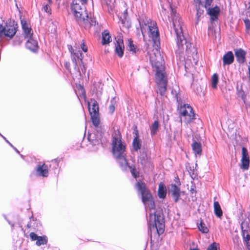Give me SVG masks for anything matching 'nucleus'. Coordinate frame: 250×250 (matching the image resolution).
<instances>
[{"instance_id":"obj_21","label":"nucleus","mask_w":250,"mask_h":250,"mask_svg":"<svg viewBox=\"0 0 250 250\" xmlns=\"http://www.w3.org/2000/svg\"><path fill=\"white\" fill-rule=\"evenodd\" d=\"M207 13L210 16V20L212 21L218 19V16L220 12V9L218 6L213 8L208 7L207 9Z\"/></svg>"},{"instance_id":"obj_28","label":"nucleus","mask_w":250,"mask_h":250,"mask_svg":"<svg viewBox=\"0 0 250 250\" xmlns=\"http://www.w3.org/2000/svg\"><path fill=\"white\" fill-rule=\"evenodd\" d=\"M167 195V189L163 184L161 183L159 185L158 196L161 199H164Z\"/></svg>"},{"instance_id":"obj_23","label":"nucleus","mask_w":250,"mask_h":250,"mask_svg":"<svg viewBox=\"0 0 250 250\" xmlns=\"http://www.w3.org/2000/svg\"><path fill=\"white\" fill-rule=\"evenodd\" d=\"M127 10H125L122 16L120 17V21L123 25V26L126 28H129L131 27V21L127 18Z\"/></svg>"},{"instance_id":"obj_5","label":"nucleus","mask_w":250,"mask_h":250,"mask_svg":"<svg viewBox=\"0 0 250 250\" xmlns=\"http://www.w3.org/2000/svg\"><path fill=\"white\" fill-rule=\"evenodd\" d=\"M175 98L178 104V107L179 108V110L180 114L181 121H182L183 118H185L186 122H190L194 119L195 117V114L192 108L188 104H184L182 105L181 103L182 102L179 97L178 94H176Z\"/></svg>"},{"instance_id":"obj_27","label":"nucleus","mask_w":250,"mask_h":250,"mask_svg":"<svg viewBox=\"0 0 250 250\" xmlns=\"http://www.w3.org/2000/svg\"><path fill=\"white\" fill-rule=\"evenodd\" d=\"M192 148L195 155L201 154L202 149L201 143L194 142L192 144Z\"/></svg>"},{"instance_id":"obj_7","label":"nucleus","mask_w":250,"mask_h":250,"mask_svg":"<svg viewBox=\"0 0 250 250\" xmlns=\"http://www.w3.org/2000/svg\"><path fill=\"white\" fill-rule=\"evenodd\" d=\"M155 48V50H153V53L150 54V62L152 67L155 68L156 71H164V61L160 51L158 50L159 47Z\"/></svg>"},{"instance_id":"obj_35","label":"nucleus","mask_w":250,"mask_h":250,"mask_svg":"<svg viewBox=\"0 0 250 250\" xmlns=\"http://www.w3.org/2000/svg\"><path fill=\"white\" fill-rule=\"evenodd\" d=\"M159 85L158 92L161 95H164L167 90V83L158 84Z\"/></svg>"},{"instance_id":"obj_37","label":"nucleus","mask_w":250,"mask_h":250,"mask_svg":"<svg viewBox=\"0 0 250 250\" xmlns=\"http://www.w3.org/2000/svg\"><path fill=\"white\" fill-rule=\"evenodd\" d=\"M127 49L131 51L133 54H135L136 52V47L133 44V42L131 39L128 40V43L127 45Z\"/></svg>"},{"instance_id":"obj_22","label":"nucleus","mask_w":250,"mask_h":250,"mask_svg":"<svg viewBox=\"0 0 250 250\" xmlns=\"http://www.w3.org/2000/svg\"><path fill=\"white\" fill-rule=\"evenodd\" d=\"M27 39L28 40L26 43V48L33 52L36 51L38 48L37 41L32 37Z\"/></svg>"},{"instance_id":"obj_47","label":"nucleus","mask_w":250,"mask_h":250,"mask_svg":"<svg viewBox=\"0 0 250 250\" xmlns=\"http://www.w3.org/2000/svg\"><path fill=\"white\" fill-rule=\"evenodd\" d=\"M50 4H49V3H46L44 6V11L46 12H49V10H50V8H49V5Z\"/></svg>"},{"instance_id":"obj_53","label":"nucleus","mask_w":250,"mask_h":250,"mask_svg":"<svg viewBox=\"0 0 250 250\" xmlns=\"http://www.w3.org/2000/svg\"><path fill=\"white\" fill-rule=\"evenodd\" d=\"M48 1L47 3L51 4L52 3L51 0H46Z\"/></svg>"},{"instance_id":"obj_26","label":"nucleus","mask_w":250,"mask_h":250,"mask_svg":"<svg viewBox=\"0 0 250 250\" xmlns=\"http://www.w3.org/2000/svg\"><path fill=\"white\" fill-rule=\"evenodd\" d=\"M111 37L109 34V32L107 30H104L102 32V41L103 45L109 43L111 42Z\"/></svg>"},{"instance_id":"obj_16","label":"nucleus","mask_w":250,"mask_h":250,"mask_svg":"<svg viewBox=\"0 0 250 250\" xmlns=\"http://www.w3.org/2000/svg\"><path fill=\"white\" fill-rule=\"evenodd\" d=\"M242 167L241 168L244 170H247L249 167L250 160L247 149L246 147H243L242 149Z\"/></svg>"},{"instance_id":"obj_30","label":"nucleus","mask_w":250,"mask_h":250,"mask_svg":"<svg viewBox=\"0 0 250 250\" xmlns=\"http://www.w3.org/2000/svg\"><path fill=\"white\" fill-rule=\"evenodd\" d=\"M213 206L214 214L217 217L221 218L223 215V212L219 203L215 201L214 202Z\"/></svg>"},{"instance_id":"obj_15","label":"nucleus","mask_w":250,"mask_h":250,"mask_svg":"<svg viewBox=\"0 0 250 250\" xmlns=\"http://www.w3.org/2000/svg\"><path fill=\"white\" fill-rule=\"evenodd\" d=\"M117 38L118 40L116 41V43L115 44V52L119 57L121 58L124 55L125 48L123 37L121 35H120Z\"/></svg>"},{"instance_id":"obj_39","label":"nucleus","mask_w":250,"mask_h":250,"mask_svg":"<svg viewBox=\"0 0 250 250\" xmlns=\"http://www.w3.org/2000/svg\"><path fill=\"white\" fill-rule=\"evenodd\" d=\"M127 167L129 168V169H130V172L131 173V174L134 178H136L138 177H139V173L138 171L135 169V167H133L131 166H129L128 164H127Z\"/></svg>"},{"instance_id":"obj_4","label":"nucleus","mask_w":250,"mask_h":250,"mask_svg":"<svg viewBox=\"0 0 250 250\" xmlns=\"http://www.w3.org/2000/svg\"><path fill=\"white\" fill-rule=\"evenodd\" d=\"M87 0H73L71 5V10L78 24L87 23V20L83 18L88 17L85 4Z\"/></svg>"},{"instance_id":"obj_1","label":"nucleus","mask_w":250,"mask_h":250,"mask_svg":"<svg viewBox=\"0 0 250 250\" xmlns=\"http://www.w3.org/2000/svg\"><path fill=\"white\" fill-rule=\"evenodd\" d=\"M136 187L141 194L142 200L145 206L146 216L147 214L149 215L147 219L148 232L150 231L151 235L152 230H156L159 235L162 234L164 231L165 224L162 210L156 209L152 196L146 188L145 183L138 182L136 184Z\"/></svg>"},{"instance_id":"obj_45","label":"nucleus","mask_w":250,"mask_h":250,"mask_svg":"<svg viewBox=\"0 0 250 250\" xmlns=\"http://www.w3.org/2000/svg\"><path fill=\"white\" fill-rule=\"evenodd\" d=\"M32 221H34V218L33 216H32L31 218H30V222H29L27 224V227L28 228H32L33 227V225H32Z\"/></svg>"},{"instance_id":"obj_55","label":"nucleus","mask_w":250,"mask_h":250,"mask_svg":"<svg viewBox=\"0 0 250 250\" xmlns=\"http://www.w3.org/2000/svg\"><path fill=\"white\" fill-rule=\"evenodd\" d=\"M190 250H199L198 249H191Z\"/></svg>"},{"instance_id":"obj_46","label":"nucleus","mask_w":250,"mask_h":250,"mask_svg":"<svg viewBox=\"0 0 250 250\" xmlns=\"http://www.w3.org/2000/svg\"><path fill=\"white\" fill-rule=\"evenodd\" d=\"M81 47L82 49L84 52H86L87 51V47L86 45L84 44V43H83L81 44Z\"/></svg>"},{"instance_id":"obj_41","label":"nucleus","mask_w":250,"mask_h":250,"mask_svg":"<svg viewBox=\"0 0 250 250\" xmlns=\"http://www.w3.org/2000/svg\"><path fill=\"white\" fill-rule=\"evenodd\" d=\"M207 250H220L219 245L216 243H213L208 246Z\"/></svg>"},{"instance_id":"obj_12","label":"nucleus","mask_w":250,"mask_h":250,"mask_svg":"<svg viewBox=\"0 0 250 250\" xmlns=\"http://www.w3.org/2000/svg\"><path fill=\"white\" fill-rule=\"evenodd\" d=\"M68 49L71 53V59L74 64L75 68L78 67L80 63L83 64V56L82 52L77 49H73L72 46H68Z\"/></svg>"},{"instance_id":"obj_40","label":"nucleus","mask_w":250,"mask_h":250,"mask_svg":"<svg viewBox=\"0 0 250 250\" xmlns=\"http://www.w3.org/2000/svg\"><path fill=\"white\" fill-rule=\"evenodd\" d=\"M246 26V30L247 33L250 34V20L246 18L244 20Z\"/></svg>"},{"instance_id":"obj_29","label":"nucleus","mask_w":250,"mask_h":250,"mask_svg":"<svg viewBox=\"0 0 250 250\" xmlns=\"http://www.w3.org/2000/svg\"><path fill=\"white\" fill-rule=\"evenodd\" d=\"M83 19L84 20H87V23H85L83 24H79L80 26L83 27L84 28H86L87 27H90L91 26L95 25L96 21L94 19L89 18L88 16L87 18L84 17L83 18Z\"/></svg>"},{"instance_id":"obj_38","label":"nucleus","mask_w":250,"mask_h":250,"mask_svg":"<svg viewBox=\"0 0 250 250\" xmlns=\"http://www.w3.org/2000/svg\"><path fill=\"white\" fill-rule=\"evenodd\" d=\"M198 229L201 232L203 233H207L208 231V228L205 226V225L202 222H201L198 225Z\"/></svg>"},{"instance_id":"obj_49","label":"nucleus","mask_w":250,"mask_h":250,"mask_svg":"<svg viewBox=\"0 0 250 250\" xmlns=\"http://www.w3.org/2000/svg\"><path fill=\"white\" fill-rule=\"evenodd\" d=\"M81 64H82V65H83V67H82V68H81V70H82V72H83V73H84L85 72L86 69H85V68L84 65L83 64H83H82V63H80V65H81Z\"/></svg>"},{"instance_id":"obj_56","label":"nucleus","mask_w":250,"mask_h":250,"mask_svg":"<svg viewBox=\"0 0 250 250\" xmlns=\"http://www.w3.org/2000/svg\"><path fill=\"white\" fill-rule=\"evenodd\" d=\"M20 156H21V158H23V156L22 154H20Z\"/></svg>"},{"instance_id":"obj_43","label":"nucleus","mask_w":250,"mask_h":250,"mask_svg":"<svg viewBox=\"0 0 250 250\" xmlns=\"http://www.w3.org/2000/svg\"><path fill=\"white\" fill-rule=\"evenodd\" d=\"M246 7V14L247 16V18H250V3H248V4H245Z\"/></svg>"},{"instance_id":"obj_17","label":"nucleus","mask_w":250,"mask_h":250,"mask_svg":"<svg viewBox=\"0 0 250 250\" xmlns=\"http://www.w3.org/2000/svg\"><path fill=\"white\" fill-rule=\"evenodd\" d=\"M169 192H171L175 202H177L181 195L180 188L175 184H172Z\"/></svg>"},{"instance_id":"obj_50","label":"nucleus","mask_w":250,"mask_h":250,"mask_svg":"<svg viewBox=\"0 0 250 250\" xmlns=\"http://www.w3.org/2000/svg\"><path fill=\"white\" fill-rule=\"evenodd\" d=\"M8 223L11 226L12 229L14 228V224L12 223L10 220H8Z\"/></svg>"},{"instance_id":"obj_19","label":"nucleus","mask_w":250,"mask_h":250,"mask_svg":"<svg viewBox=\"0 0 250 250\" xmlns=\"http://www.w3.org/2000/svg\"><path fill=\"white\" fill-rule=\"evenodd\" d=\"M21 23L24 37L26 39L32 37L33 32L30 26L25 21H21Z\"/></svg>"},{"instance_id":"obj_48","label":"nucleus","mask_w":250,"mask_h":250,"mask_svg":"<svg viewBox=\"0 0 250 250\" xmlns=\"http://www.w3.org/2000/svg\"><path fill=\"white\" fill-rule=\"evenodd\" d=\"M0 136H1V137H2V138L6 141V142L7 143H8L12 147H14V146L12 145V144H11L8 140H7L6 139V138L3 136L0 133Z\"/></svg>"},{"instance_id":"obj_36","label":"nucleus","mask_w":250,"mask_h":250,"mask_svg":"<svg viewBox=\"0 0 250 250\" xmlns=\"http://www.w3.org/2000/svg\"><path fill=\"white\" fill-rule=\"evenodd\" d=\"M218 83V76L217 74H214L211 78V86L213 88L215 89L217 88V85Z\"/></svg>"},{"instance_id":"obj_11","label":"nucleus","mask_w":250,"mask_h":250,"mask_svg":"<svg viewBox=\"0 0 250 250\" xmlns=\"http://www.w3.org/2000/svg\"><path fill=\"white\" fill-rule=\"evenodd\" d=\"M147 30H148L151 36L155 47H159L160 44L159 34L156 22L153 21V22L149 25Z\"/></svg>"},{"instance_id":"obj_44","label":"nucleus","mask_w":250,"mask_h":250,"mask_svg":"<svg viewBox=\"0 0 250 250\" xmlns=\"http://www.w3.org/2000/svg\"><path fill=\"white\" fill-rule=\"evenodd\" d=\"M29 236L32 241L37 240L39 237V236H38L37 234L34 232H31Z\"/></svg>"},{"instance_id":"obj_31","label":"nucleus","mask_w":250,"mask_h":250,"mask_svg":"<svg viewBox=\"0 0 250 250\" xmlns=\"http://www.w3.org/2000/svg\"><path fill=\"white\" fill-rule=\"evenodd\" d=\"M159 128V124L158 121H155L150 127V134L152 136H155Z\"/></svg>"},{"instance_id":"obj_9","label":"nucleus","mask_w":250,"mask_h":250,"mask_svg":"<svg viewBox=\"0 0 250 250\" xmlns=\"http://www.w3.org/2000/svg\"><path fill=\"white\" fill-rule=\"evenodd\" d=\"M193 1L196 4L195 24H197L204 13V10L203 7L207 9L208 7H210L212 3L213 0H193Z\"/></svg>"},{"instance_id":"obj_8","label":"nucleus","mask_w":250,"mask_h":250,"mask_svg":"<svg viewBox=\"0 0 250 250\" xmlns=\"http://www.w3.org/2000/svg\"><path fill=\"white\" fill-rule=\"evenodd\" d=\"M250 219L248 217H242L241 227L244 243L247 246L248 250H250V229L249 226Z\"/></svg>"},{"instance_id":"obj_34","label":"nucleus","mask_w":250,"mask_h":250,"mask_svg":"<svg viewBox=\"0 0 250 250\" xmlns=\"http://www.w3.org/2000/svg\"><path fill=\"white\" fill-rule=\"evenodd\" d=\"M61 161L60 159L57 158L54 160H52L51 162V164L50 165V168L56 170L58 168L59 166V163Z\"/></svg>"},{"instance_id":"obj_6","label":"nucleus","mask_w":250,"mask_h":250,"mask_svg":"<svg viewBox=\"0 0 250 250\" xmlns=\"http://www.w3.org/2000/svg\"><path fill=\"white\" fill-rule=\"evenodd\" d=\"M88 110L93 125L97 128L100 123L99 105L94 99H91L88 103Z\"/></svg>"},{"instance_id":"obj_54","label":"nucleus","mask_w":250,"mask_h":250,"mask_svg":"<svg viewBox=\"0 0 250 250\" xmlns=\"http://www.w3.org/2000/svg\"><path fill=\"white\" fill-rule=\"evenodd\" d=\"M177 133H178L177 131L176 132H174V137H175L176 136Z\"/></svg>"},{"instance_id":"obj_14","label":"nucleus","mask_w":250,"mask_h":250,"mask_svg":"<svg viewBox=\"0 0 250 250\" xmlns=\"http://www.w3.org/2000/svg\"><path fill=\"white\" fill-rule=\"evenodd\" d=\"M139 22L142 34L143 36L146 33L149 25L153 22L150 19L145 15H142L139 17Z\"/></svg>"},{"instance_id":"obj_25","label":"nucleus","mask_w":250,"mask_h":250,"mask_svg":"<svg viewBox=\"0 0 250 250\" xmlns=\"http://www.w3.org/2000/svg\"><path fill=\"white\" fill-rule=\"evenodd\" d=\"M156 82L158 84L167 83L164 71H156Z\"/></svg>"},{"instance_id":"obj_42","label":"nucleus","mask_w":250,"mask_h":250,"mask_svg":"<svg viewBox=\"0 0 250 250\" xmlns=\"http://www.w3.org/2000/svg\"><path fill=\"white\" fill-rule=\"evenodd\" d=\"M114 100V98H113L111 101V104L108 107V110L110 114H113L115 110V106L114 104H113V100Z\"/></svg>"},{"instance_id":"obj_24","label":"nucleus","mask_w":250,"mask_h":250,"mask_svg":"<svg viewBox=\"0 0 250 250\" xmlns=\"http://www.w3.org/2000/svg\"><path fill=\"white\" fill-rule=\"evenodd\" d=\"M138 163H140L143 167H149L150 162L148 160L146 153H143L140 154L138 159Z\"/></svg>"},{"instance_id":"obj_33","label":"nucleus","mask_w":250,"mask_h":250,"mask_svg":"<svg viewBox=\"0 0 250 250\" xmlns=\"http://www.w3.org/2000/svg\"><path fill=\"white\" fill-rule=\"evenodd\" d=\"M48 239L46 236L43 235L41 236H39L38 239L36 241V245L38 246H40L42 245H45L47 243Z\"/></svg>"},{"instance_id":"obj_32","label":"nucleus","mask_w":250,"mask_h":250,"mask_svg":"<svg viewBox=\"0 0 250 250\" xmlns=\"http://www.w3.org/2000/svg\"><path fill=\"white\" fill-rule=\"evenodd\" d=\"M132 145L134 150L136 151H137L139 149H140L141 147V141L139 139L137 135H136V136L133 139Z\"/></svg>"},{"instance_id":"obj_20","label":"nucleus","mask_w":250,"mask_h":250,"mask_svg":"<svg viewBox=\"0 0 250 250\" xmlns=\"http://www.w3.org/2000/svg\"><path fill=\"white\" fill-rule=\"evenodd\" d=\"M223 64L225 66L226 65H230L234 61V55L232 51H228L223 57Z\"/></svg>"},{"instance_id":"obj_2","label":"nucleus","mask_w":250,"mask_h":250,"mask_svg":"<svg viewBox=\"0 0 250 250\" xmlns=\"http://www.w3.org/2000/svg\"><path fill=\"white\" fill-rule=\"evenodd\" d=\"M170 9L173 26L176 36V54H179L180 58L183 57L185 52L188 56L196 54L197 52L194 44L188 42L184 35L183 22L177 14L176 11L171 7Z\"/></svg>"},{"instance_id":"obj_52","label":"nucleus","mask_w":250,"mask_h":250,"mask_svg":"<svg viewBox=\"0 0 250 250\" xmlns=\"http://www.w3.org/2000/svg\"><path fill=\"white\" fill-rule=\"evenodd\" d=\"M12 148L15 150V151L17 153L20 154V151L15 147L14 146V147H12Z\"/></svg>"},{"instance_id":"obj_51","label":"nucleus","mask_w":250,"mask_h":250,"mask_svg":"<svg viewBox=\"0 0 250 250\" xmlns=\"http://www.w3.org/2000/svg\"><path fill=\"white\" fill-rule=\"evenodd\" d=\"M2 216L4 217V218L6 220V221L8 222V220H9L7 218V216H6V215L3 214Z\"/></svg>"},{"instance_id":"obj_3","label":"nucleus","mask_w":250,"mask_h":250,"mask_svg":"<svg viewBox=\"0 0 250 250\" xmlns=\"http://www.w3.org/2000/svg\"><path fill=\"white\" fill-rule=\"evenodd\" d=\"M112 152L123 170L127 169V162L125 153V146L119 136H113Z\"/></svg>"},{"instance_id":"obj_10","label":"nucleus","mask_w":250,"mask_h":250,"mask_svg":"<svg viewBox=\"0 0 250 250\" xmlns=\"http://www.w3.org/2000/svg\"><path fill=\"white\" fill-rule=\"evenodd\" d=\"M48 167L47 165L43 163L39 164L36 166L31 174V176L33 177L35 176L37 177L46 178L48 176Z\"/></svg>"},{"instance_id":"obj_13","label":"nucleus","mask_w":250,"mask_h":250,"mask_svg":"<svg viewBox=\"0 0 250 250\" xmlns=\"http://www.w3.org/2000/svg\"><path fill=\"white\" fill-rule=\"evenodd\" d=\"M103 138V133L99 132L98 130L96 133H91L88 135V140L90 144L94 146L93 150L96 151L98 149V146L102 143Z\"/></svg>"},{"instance_id":"obj_18","label":"nucleus","mask_w":250,"mask_h":250,"mask_svg":"<svg viewBox=\"0 0 250 250\" xmlns=\"http://www.w3.org/2000/svg\"><path fill=\"white\" fill-rule=\"evenodd\" d=\"M234 52L237 61L240 63H243L246 61V51L241 48H239L235 50Z\"/></svg>"}]
</instances>
